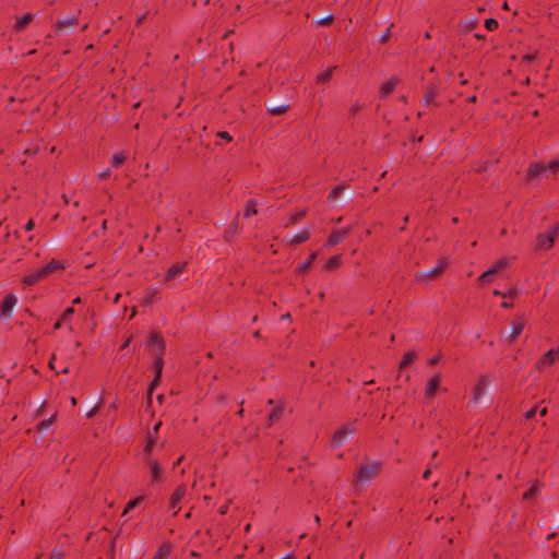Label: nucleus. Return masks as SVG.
Returning <instances> with one entry per match:
<instances>
[{"label":"nucleus","mask_w":559,"mask_h":559,"mask_svg":"<svg viewBox=\"0 0 559 559\" xmlns=\"http://www.w3.org/2000/svg\"><path fill=\"white\" fill-rule=\"evenodd\" d=\"M33 17L34 15L31 14V13H25L23 16H21L16 23H15V28L17 31H21L23 29L28 23H31L33 21Z\"/></svg>","instance_id":"a878e982"},{"label":"nucleus","mask_w":559,"mask_h":559,"mask_svg":"<svg viewBox=\"0 0 559 559\" xmlns=\"http://www.w3.org/2000/svg\"><path fill=\"white\" fill-rule=\"evenodd\" d=\"M355 432L356 429L353 424L338 428L332 438V447L338 448L345 444L355 435Z\"/></svg>","instance_id":"f03ea898"},{"label":"nucleus","mask_w":559,"mask_h":559,"mask_svg":"<svg viewBox=\"0 0 559 559\" xmlns=\"http://www.w3.org/2000/svg\"><path fill=\"white\" fill-rule=\"evenodd\" d=\"M430 474H431V469H430V468H427V469L424 472V474H423V478H424V479H428V478H429V476H430Z\"/></svg>","instance_id":"052dcab7"},{"label":"nucleus","mask_w":559,"mask_h":559,"mask_svg":"<svg viewBox=\"0 0 559 559\" xmlns=\"http://www.w3.org/2000/svg\"><path fill=\"white\" fill-rule=\"evenodd\" d=\"M440 360V355H435L427 360L429 366L436 365Z\"/></svg>","instance_id":"a18cd8bd"},{"label":"nucleus","mask_w":559,"mask_h":559,"mask_svg":"<svg viewBox=\"0 0 559 559\" xmlns=\"http://www.w3.org/2000/svg\"><path fill=\"white\" fill-rule=\"evenodd\" d=\"M524 321L519 319L512 323L510 332L506 335L504 340L508 343H513L523 332Z\"/></svg>","instance_id":"f3484780"},{"label":"nucleus","mask_w":559,"mask_h":559,"mask_svg":"<svg viewBox=\"0 0 559 559\" xmlns=\"http://www.w3.org/2000/svg\"><path fill=\"white\" fill-rule=\"evenodd\" d=\"M512 306H513L512 302L507 301V300H503L501 304V307L506 308V309L511 308Z\"/></svg>","instance_id":"bf43d9fd"},{"label":"nucleus","mask_w":559,"mask_h":559,"mask_svg":"<svg viewBox=\"0 0 559 559\" xmlns=\"http://www.w3.org/2000/svg\"><path fill=\"white\" fill-rule=\"evenodd\" d=\"M153 368H154V371H155V377H154L153 381L151 382V385H150V389H148V393L150 394L153 392V390L159 383V380H160V377H162V372H163V368H164L163 356H154V358H153Z\"/></svg>","instance_id":"f8f14e48"},{"label":"nucleus","mask_w":559,"mask_h":559,"mask_svg":"<svg viewBox=\"0 0 559 559\" xmlns=\"http://www.w3.org/2000/svg\"><path fill=\"white\" fill-rule=\"evenodd\" d=\"M511 262V259L509 258H501L499 259L498 261L495 262V264L488 269L487 271H485V276H487L488 274H497L501 271H503Z\"/></svg>","instance_id":"6ab92c4d"},{"label":"nucleus","mask_w":559,"mask_h":559,"mask_svg":"<svg viewBox=\"0 0 559 559\" xmlns=\"http://www.w3.org/2000/svg\"><path fill=\"white\" fill-rule=\"evenodd\" d=\"M71 404H72L73 406H75V405H76V399H75V397H71Z\"/></svg>","instance_id":"774afa93"},{"label":"nucleus","mask_w":559,"mask_h":559,"mask_svg":"<svg viewBox=\"0 0 559 559\" xmlns=\"http://www.w3.org/2000/svg\"><path fill=\"white\" fill-rule=\"evenodd\" d=\"M148 347L154 356H163L165 350V343L158 333H151Z\"/></svg>","instance_id":"9d476101"},{"label":"nucleus","mask_w":559,"mask_h":559,"mask_svg":"<svg viewBox=\"0 0 559 559\" xmlns=\"http://www.w3.org/2000/svg\"><path fill=\"white\" fill-rule=\"evenodd\" d=\"M341 262H342L341 255H333L326 261L324 269L326 271L335 270L341 265Z\"/></svg>","instance_id":"bb28decb"},{"label":"nucleus","mask_w":559,"mask_h":559,"mask_svg":"<svg viewBox=\"0 0 559 559\" xmlns=\"http://www.w3.org/2000/svg\"><path fill=\"white\" fill-rule=\"evenodd\" d=\"M130 344V340H127L122 345H121V349H124L126 347H128Z\"/></svg>","instance_id":"69168bd1"},{"label":"nucleus","mask_w":559,"mask_h":559,"mask_svg":"<svg viewBox=\"0 0 559 559\" xmlns=\"http://www.w3.org/2000/svg\"><path fill=\"white\" fill-rule=\"evenodd\" d=\"M267 109L273 116H278V115L284 114L288 109V105L281 104V105H275V106H269Z\"/></svg>","instance_id":"7c9ffc66"},{"label":"nucleus","mask_w":559,"mask_h":559,"mask_svg":"<svg viewBox=\"0 0 559 559\" xmlns=\"http://www.w3.org/2000/svg\"><path fill=\"white\" fill-rule=\"evenodd\" d=\"M311 236V231L309 228H304L300 231L285 237L283 240L288 245H298L307 241Z\"/></svg>","instance_id":"2eb2a0df"},{"label":"nucleus","mask_w":559,"mask_h":559,"mask_svg":"<svg viewBox=\"0 0 559 559\" xmlns=\"http://www.w3.org/2000/svg\"><path fill=\"white\" fill-rule=\"evenodd\" d=\"M535 414H536V408L533 407V408H531L530 411L526 412L525 416H526V418H532V417L535 416Z\"/></svg>","instance_id":"3c124183"},{"label":"nucleus","mask_w":559,"mask_h":559,"mask_svg":"<svg viewBox=\"0 0 559 559\" xmlns=\"http://www.w3.org/2000/svg\"><path fill=\"white\" fill-rule=\"evenodd\" d=\"M493 295H495V296H501V297H503V298H507V294H504V293H502V292H500V290H498V289H495V290H493Z\"/></svg>","instance_id":"680f3d73"},{"label":"nucleus","mask_w":559,"mask_h":559,"mask_svg":"<svg viewBox=\"0 0 559 559\" xmlns=\"http://www.w3.org/2000/svg\"><path fill=\"white\" fill-rule=\"evenodd\" d=\"M152 447H153V439H150L145 447V453H151Z\"/></svg>","instance_id":"603ef678"},{"label":"nucleus","mask_w":559,"mask_h":559,"mask_svg":"<svg viewBox=\"0 0 559 559\" xmlns=\"http://www.w3.org/2000/svg\"><path fill=\"white\" fill-rule=\"evenodd\" d=\"M45 278H47V275L45 274L43 269L39 267V269L33 270V271L28 272L27 274H25L24 277L22 278V282L25 286H34L35 284H37L38 282H40Z\"/></svg>","instance_id":"4468645a"},{"label":"nucleus","mask_w":559,"mask_h":559,"mask_svg":"<svg viewBox=\"0 0 559 559\" xmlns=\"http://www.w3.org/2000/svg\"><path fill=\"white\" fill-rule=\"evenodd\" d=\"M557 360H559V348H551L538 359L536 368L542 371L551 367Z\"/></svg>","instance_id":"0eeeda50"},{"label":"nucleus","mask_w":559,"mask_h":559,"mask_svg":"<svg viewBox=\"0 0 559 559\" xmlns=\"http://www.w3.org/2000/svg\"><path fill=\"white\" fill-rule=\"evenodd\" d=\"M81 301H82L81 297H76L72 300V305H79V304H81Z\"/></svg>","instance_id":"0e129e2a"},{"label":"nucleus","mask_w":559,"mask_h":559,"mask_svg":"<svg viewBox=\"0 0 559 559\" xmlns=\"http://www.w3.org/2000/svg\"><path fill=\"white\" fill-rule=\"evenodd\" d=\"M559 234V225L552 226L544 234H539L536 238V248L539 250H547L552 247L555 238Z\"/></svg>","instance_id":"7ed1b4c3"},{"label":"nucleus","mask_w":559,"mask_h":559,"mask_svg":"<svg viewBox=\"0 0 559 559\" xmlns=\"http://www.w3.org/2000/svg\"><path fill=\"white\" fill-rule=\"evenodd\" d=\"M432 97H433V93H429V94H427V95L425 96V98H424V104H425V105H426V104H428V103L432 99Z\"/></svg>","instance_id":"4d7b16f0"},{"label":"nucleus","mask_w":559,"mask_h":559,"mask_svg":"<svg viewBox=\"0 0 559 559\" xmlns=\"http://www.w3.org/2000/svg\"><path fill=\"white\" fill-rule=\"evenodd\" d=\"M145 304H150L157 296V289L154 287H150L144 292Z\"/></svg>","instance_id":"e433bc0d"},{"label":"nucleus","mask_w":559,"mask_h":559,"mask_svg":"<svg viewBox=\"0 0 559 559\" xmlns=\"http://www.w3.org/2000/svg\"><path fill=\"white\" fill-rule=\"evenodd\" d=\"M545 171H547L546 165L537 163V164L530 166L527 176L530 179H535V178L539 177Z\"/></svg>","instance_id":"4be33fe9"},{"label":"nucleus","mask_w":559,"mask_h":559,"mask_svg":"<svg viewBox=\"0 0 559 559\" xmlns=\"http://www.w3.org/2000/svg\"><path fill=\"white\" fill-rule=\"evenodd\" d=\"M47 277L58 271H62L64 269V264L62 261L52 259L45 266L41 267Z\"/></svg>","instance_id":"aec40b11"},{"label":"nucleus","mask_w":559,"mask_h":559,"mask_svg":"<svg viewBox=\"0 0 559 559\" xmlns=\"http://www.w3.org/2000/svg\"><path fill=\"white\" fill-rule=\"evenodd\" d=\"M186 262H177L171 265L165 275V282H173L177 277H180L186 270Z\"/></svg>","instance_id":"dca6fc26"},{"label":"nucleus","mask_w":559,"mask_h":559,"mask_svg":"<svg viewBox=\"0 0 559 559\" xmlns=\"http://www.w3.org/2000/svg\"><path fill=\"white\" fill-rule=\"evenodd\" d=\"M506 294H507V298H513L516 296L518 290L515 288H511Z\"/></svg>","instance_id":"de8ad7c7"},{"label":"nucleus","mask_w":559,"mask_h":559,"mask_svg":"<svg viewBox=\"0 0 559 559\" xmlns=\"http://www.w3.org/2000/svg\"><path fill=\"white\" fill-rule=\"evenodd\" d=\"M540 486L542 485L539 484V481L535 480L532 484L531 488L523 493V499L531 500L535 498L540 492Z\"/></svg>","instance_id":"5701e85b"},{"label":"nucleus","mask_w":559,"mask_h":559,"mask_svg":"<svg viewBox=\"0 0 559 559\" xmlns=\"http://www.w3.org/2000/svg\"><path fill=\"white\" fill-rule=\"evenodd\" d=\"M440 382H441L440 373H437L431 379H429V381L427 382L426 388H425V397L426 399L429 400L436 394L437 390L439 389Z\"/></svg>","instance_id":"a211bd4d"},{"label":"nucleus","mask_w":559,"mask_h":559,"mask_svg":"<svg viewBox=\"0 0 559 559\" xmlns=\"http://www.w3.org/2000/svg\"><path fill=\"white\" fill-rule=\"evenodd\" d=\"M335 68H329L317 75L318 82H325L331 79Z\"/></svg>","instance_id":"72a5a7b5"},{"label":"nucleus","mask_w":559,"mask_h":559,"mask_svg":"<svg viewBox=\"0 0 559 559\" xmlns=\"http://www.w3.org/2000/svg\"><path fill=\"white\" fill-rule=\"evenodd\" d=\"M78 25V20L75 16H67L62 20H59L56 25V33L59 35H66L72 32Z\"/></svg>","instance_id":"6e6552de"},{"label":"nucleus","mask_w":559,"mask_h":559,"mask_svg":"<svg viewBox=\"0 0 559 559\" xmlns=\"http://www.w3.org/2000/svg\"><path fill=\"white\" fill-rule=\"evenodd\" d=\"M66 322L61 321V318L55 323L53 330H59Z\"/></svg>","instance_id":"5fc2aeb1"},{"label":"nucleus","mask_w":559,"mask_h":559,"mask_svg":"<svg viewBox=\"0 0 559 559\" xmlns=\"http://www.w3.org/2000/svg\"><path fill=\"white\" fill-rule=\"evenodd\" d=\"M170 554H171V546L169 544H164L163 546H160V548L155 554L154 559H168Z\"/></svg>","instance_id":"393cba45"},{"label":"nucleus","mask_w":559,"mask_h":559,"mask_svg":"<svg viewBox=\"0 0 559 559\" xmlns=\"http://www.w3.org/2000/svg\"><path fill=\"white\" fill-rule=\"evenodd\" d=\"M109 176H110V170H109V169L103 170V171H100L99 174H97V178H98L99 180H105V179H107Z\"/></svg>","instance_id":"c03bdc74"},{"label":"nucleus","mask_w":559,"mask_h":559,"mask_svg":"<svg viewBox=\"0 0 559 559\" xmlns=\"http://www.w3.org/2000/svg\"><path fill=\"white\" fill-rule=\"evenodd\" d=\"M492 275L493 274H488L487 276H485V272L481 273L478 277V281L483 284H487V283H490L492 281Z\"/></svg>","instance_id":"a19ab883"},{"label":"nucleus","mask_w":559,"mask_h":559,"mask_svg":"<svg viewBox=\"0 0 559 559\" xmlns=\"http://www.w3.org/2000/svg\"><path fill=\"white\" fill-rule=\"evenodd\" d=\"M147 466H148L151 483L152 484L159 483L163 478V468H162L160 464L155 459L148 457Z\"/></svg>","instance_id":"ddd939ff"},{"label":"nucleus","mask_w":559,"mask_h":559,"mask_svg":"<svg viewBox=\"0 0 559 559\" xmlns=\"http://www.w3.org/2000/svg\"><path fill=\"white\" fill-rule=\"evenodd\" d=\"M160 427V423H157L155 426H154V432L156 433L158 431Z\"/></svg>","instance_id":"338daca9"},{"label":"nucleus","mask_w":559,"mask_h":559,"mask_svg":"<svg viewBox=\"0 0 559 559\" xmlns=\"http://www.w3.org/2000/svg\"><path fill=\"white\" fill-rule=\"evenodd\" d=\"M346 185H338L336 186L330 193H329V200L330 201H336L341 193L345 190Z\"/></svg>","instance_id":"2f4dec72"},{"label":"nucleus","mask_w":559,"mask_h":559,"mask_svg":"<svg viewBox=\"0 0 559 559\" xmlns=\"http://www.w3.org/2000/svg\"><path fill=\"white\" fill-rule=\"evenodd\" d=\"M98 411V406H94L92 409H90L87 413H86V417H93Z\"/></svg>","instance_id":"8fccbe9b"},{"label":"nucleus","mask_w":559,"mask_h":559,"mask_svg":"<svg viewBox=\"0 0 559 559\" xmlns=\"http://www.w3.org/2000/svg\"><path fill=\"white\" fill-rule=\"evenodd\" d=\"M280 415H281V409H280V408H276V409H274V411L270 414V416H269V420L272 423V421H274V420L278 419V418H280Z\"/></svg>","instance_id":"37998d69"},{"label":"nucleus","mask_w":559,"mask_h":559,"mask_svg":"<svg viewBox=\"0 0 559 559\" xmlns=\"http://www.w3.org/2000/svg\"><path fill=\"white\" fill-rule=\"evenodd\" d=\"M396 86H397V79L391 78L389 81H386L385 83H383L381 85V87H380L381 96L386 97L395 90Z\"/></svg>","instance_id":"412c9836"},{"label":"nucleus","mask_w":559,"mask_h":559,"mask_svg":"<svg viewBox=\"0 0 559 559\" xmlns=\"http://www.w3.org/2000/svg\"><path fill=\"white\" fill-rule=\"evenodd\" d=\"M16 304H17V297L14 294H12V293L8 294L4 297V299L1 304V308H0V320L1 321H8L11 319L13 309L16 306Z\"/></svg>","instance_id":"39448f33"},{"label":"nucleus","mask_w":559,"mask_h":559,"mask_svg":"<svg viewBox=\"0 0 559 559\" xmlns=\"http://www.w3.org/2000/svg\"><path fill=\"white\" fill-rule=\"evenodd\" d=\"M352 231V227H345L332 230L325 247H333L341 243Z\"/></svg>","instance_id":"1a4fd4ad"},{"label":"nucleus","mask_w":559,"mask_h":559,"mask_svg":"<svg viewBox=\"0 0 559 559\" xmlns=\"http://www.w3.org/2000/svg\"><path fill=\"white\" fill-rule=\"evenodd\" d=\"M257 206H258V202L255 200H249L247 201L246 205H245V212H243V216L249 218L251 217L252 215H255L257 214Z\"/></svg>","instance_id":"b1692460"},{"label":"nucleus","mask_w":559,"mask_h":559,"mask_svg":"<svg viewBox=\"0 0 559 559\" xmlns=\"http://www.w3.org/2000/svg\"><path fill=\"white\" fill-rule=\"evenodd\" d=\"M73 313H74V309L72 307H69L63 311V313L61 316V321H63V322H66V324H68V329L70 332L73 331V328L70 325V319L73 316Z\"/></svg>","instance_id":"c756f323"},{"label":"nucleus","mask_w":559,"mask_h":559,"mask_svg":"<svg viewBox=\"0 0 559 559\" xmlns=\"http://www.w3.org/2000/svg\"><path fill=\"white\" fill-rule=\"evenodd\" d=\"M182 460H183V455H181L180 457H178V459L176 460V462L174 463V467H177V466L182 462Z\"/></svg>","instance_id":"e2e57ef3"},{"label":"nucleus","mask_w":559,"mask_h":559,"mask_svg":"<svg viewBox=\"0 0 559 559\" xmlns=\"http://www.w3.org/2000/svg\"><path fill=\"white\" fill-rule=\"evenodd\" d=\"M547 170L551 171L552 174L557 173L559 170V159L551 160L547 165Z\"/></svg>","instance_id":"ea45409f"},{"label":"nucleus","mask_w":559,"mask_h":559,"mask_svg":"<svg viewBox=\"0 0 559 559\" xmlns=\"http://www.w3.org/2000/svg\"><path fill=\"white\" fill-rule=\"evenodd\" d=\"M53 420H55V415L49 418L43 419L37 425L38 430H40L43 432L48 431L50 429V427L52 426Z\"/></svg>","instance_id":"c85d7f7f"},{"label":"nucleus","mask_w":559,"mask_h":559,"mask_svg":"<svg viewBox=\"0 0 559 559\" xmlns=\"http://www.w3.org/2000/svg\"><path fill=\"white\" fill-rule=\"evenodd\" d=\"M380 467L381 463L379 461H368L359 466L354 478L358 483H370L380 471Z\"/></svg>","instance_id":"f257e3e1"},{"label":"nucleus","mask_w":559,"mask_h":559,"mask_svg":"<svg viewBox=\"0 0 559 559\" xmlns=\"http://www.w3.org/2000/svg\"><path fill=\"white\" fill-rule=\"evenodd\" d=\"M316 258H317V253L316 252L311 253L308 261L298 265V267H297L298 272H305L312 264V262L314 261Z\"/></svg>","instance_id":"c9c22d12"},{"label":"nucleus","mask_w":559,"mask_h":559,"mask_svg":"<svg viewBox=\"0 0 559 559\" xmlns=\"http://www.w3.org/2000/svg\"><path fill=\"white\" fill-rule=\"evenodd\" d=\"M186 496L187 487L183 484L178 486L177 489L173 492L168 504V510L173 513V515L178 514L180 510L179 504L185 499Z\"/></svg>","instance_id":"423d86ee"},{"label":"nucleus","mask_w":559,"mask_h":559,"mask_svg":"<svg viewBox=\"0 0 559 559\" xmlns=\"http://www.w3.org/2000/svg\"><path fill=\"white\" fill-rule=\"evenodd\" d=\"M49 559H62L59 551H53Z\"/></svg>","instance_id":"13d9d810"},{"label":"nucleus","mask_w":559,"mask_h":559,"mask_svg":"<svg viewBox=\"0 0 559 559\" xmlns=\"http://www.w3.org/2000/svg\"><path fill=\"white\" fill-rule=\"evenodd\" d=\"M389 36H390V28H388V29H386V31H385V32L380 36V38H379V39H380V41L384 43V41H386V40H388Z\"/></svg>","instance_id":"49530a36"},{"label":"nucleus","mask_w":559,"mask_h":559,"mask_svg":"<svg viewBox=\"0 0 559 559\" xmlns=\"http://www.w3.org/2000/svg\"><path fill=\"white\" fill-rule=\"evenodd\" d=\"M305 214H306V211H304V210L292 214V216L289 217V222L286 224V226L288 224L298 223L305 216Z\"/></svg>","instance_id":"4c0bfd02"},{"label":"nucleus","mask_w":559,"mask_h":559,"mask_svg":"<svg viewBox=\"0 0 559 559\" xmlns=\"http://www.w3.org/2000/svg\"><path fill=\"white\" fill-rule=\"evenodd\" d=\"M35 224L33 219H29L25 225V230L31 231L34 228Z\"/></svg>","instance_id":"09e8293b"},{"label":"nucleus","mask_w":559,"mask_h":559,"mask_svg":"<svg viewBox=\"0 0 559 559\" xmlns=\"http://www.w3.org/2000/svg\"><path fill=\"white\" fill-rule=\"evenodd\" d=\"M498 25L499 24H498L497 20H495V19H487L485 21V27L487 31L492 32L498 28Z\"/></svg>","instance_id":"58836bf2"},{"label":"nucleus","mask_w":559,"mask_h":559,"mask_svg":"<svg viewBox=\"0 0 559 559\" xmlns=\"http://www.w3.org/2000/svg\"><path fill=\"white\" fill-rule=\"evenodd\" d=\"M535 57H536L535 55H525L523 57V61L531 62V61H533L535 59Z\"/></svg>","instance_id":"864d4df0"},{"label":"nucleus","mask_w":559,"mask_h":559,"mask_svg":"<svg viewBox=\"0 0 559 559\" xmlns=\"http://www.w3.org/2000/svg\"><path fill=\"white\" fill-rule=\"evenodd\" d=\"M448 265L445 259H440L437 264L428 271L419 272L416 274L417 282H429L437 277Z\"/></svg>","instance_id":"20e7f679"},{"label":"nucleus","mask_w":559,"mask_h":559,"mask_svg":"<svg viewBox=\"0 0 559 559\" xmlns=\"http://www.w3.org/2000/svg\"><path fill=\"white\" fill-rule=\"evenodd\" d=\"M143 500V497H136L135 499L130 500L126 508L123 509L122 515H126L130 510L135 508L141 501Z\"/></svg>","instance_id":"f704fd0d"},{"label":"nucleus","mask_w":559,"mask_h":559,"mask_svg":"<svg viewBox=\"0 0 559 559\" xmlns=\"http://www.w3.org/2000/svg\"><path fill=\"white\" fill-rule=\"evenodd\" d=\"M217 136L226 142H230L233 140V136L226 131H219Z\"/></svg>","instance_id":"79ce46f5"},{"label":"nucleus","mask_w":559,"mask_h":559,"mask_svg":"<svg viewBox=\"0 0 559 559\" xmlns=\"http://www.w3.org/2000/svg\"><path fill=\"white\" fill-rule=\"evenodd\" d=\"M415 359H416V353L414 350H409V352L405 353L403 358H402V360H401V362H400V368L407 367Z\"/></svg>","instance_id":"cd10ccee"},{"label":"nucleus","mask_w":559,"mask_h":559,"mask_svg":"<svg viewBox=\"0 0 559 559\" xmlns=\"http://www.w3.org/2000/svg\"><path fill=\"white\" fill-rule=\"evenodd\" d=\"M126 160V155L124 153L120 152V153H116L112 155L111 157V165L116 168L120 167Z\"/></svg>","instance_id":"473e14b6"},{"label":"nucleus","mask_w":559,"mask_h":559,"mask_svg":"<svg viewBox=\"0 0 559 559\" xmlns=\"http://www.w3.org/2000/svg\"><path fill=\"white\" fill-rule=\"evenodd\" d=\"M491 383V377L489 374H483L478 378L474 388V400L481 399Z\"/></svg>","instance_id":"9b49d317"},{"label":"nucleus","mask_w":559,"mask_h":559,"mask_svg":"<svg viewBox=\"0 0 559 559\" xmlns=\"http://www.w3.org/2000/svg\"><path fill=\"white\" fill-rule=\"evenodd\" d=\"M331 21H332V16H331V15H329V16H325V17L321 19L319 22H320L321 24H328V23H330Z\"/></svg>","instance_id":"6e6d98bb"}]
</instances>
